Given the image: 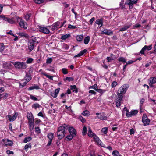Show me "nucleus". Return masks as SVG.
<instances>
[{
  "label": "nucleus",
  "instance_id": "nucleus-1",
  "mask_svg": "<svg viewBox=\"0 0 156 156\" xmlns=\"http://www.w3.org/2000/svg\"><path fill=\"white\" fill-rule=\"evenodd\" d=\"M129 86L127 84H125L121 86L117 92V98L115 101L116 106L119 107L122 101L123 94L126 92Z\"/></svg>",
  "mask_w": 156,
  "mask_h": 156
},
{
  "label": "nucleus",
  "instance_id": "nucleus-2",
  "mask_svg": "<svg viewBox=\"0 0 156 156\" xmlns=\"http://www.w3.org/2000/svg\"><path fill=\"white\" fill-rule=\"evenodd\" d=\"M69 128L68 126L64 124L61 125L58 127L57 132V135L59 139H61L65 136V131Z\"/></svg>",
  "mask_w": 156,
  "mask_h": 156
},
{
  "label": "nucleus",
  "instance_id": "nucleus-3",
  "mask_svg": "<svg viewBox=\"0 0 156 156\" xmlns=\"http://www.w3.org/2000/svg\"><path fill=\"white\" fill-rule=\"evenodd\" d=\"M65 23V21L63 23L57 21L54 23L52 25L50 26V27L51 28V30L53 31L57 30L59 28L62 27Z\"/></svg>",
  "mask_w": 156,
  "mask_h": 156
},
{
  "label": "nucleus",
  "instance_id": "nucleus-4",
  "mask_svg": "<svg viewBox=\"0 0 156 156\" xmlns=\"http://www.w3.org/2000/svg\"><path fill=\"white\" fill-rule=\"evenodd\" d=\"M12 63L14 65L15 67L18 69H25L27 67L26 64L23 62H12Z\"/></svg>",
  "mask_w": 156,
  "mask_h": 156
},
{
  "label": "nucleus",
  "instance_id": "nucleus-5",
  "mask_svg": "<svg viewBox=\"0 0 156 156\" xmlns=\"http://www.w3.org/2000/svg\"><path fill=\"white\" fill-rule=\"evenodd\" d=\"M16 20L17 22L19 23L20 27L21 28L25 29H26L27 28V23L25 22H24L21 18L19 17H17Z\"/></svg>",
  "mask_w": 156,
  "mask_h": 156
},
{
  "label": "nucleus",
  "instance_id": "nucleus-6",
  "mask_svg": "<svg viewBox=\"0 0 156 156\" xmlns=\"http://www.w3.org/2000/svg\"><path fill=\"white\" fill-rule=\"evenodd\" d=\"M50 26L44 27L42 26H39L38 29L40 32L47 34H49L50 32L48 28Z\"/></svg>",
  "mask_w": 156,
  "mask_h": 156
},
{
  "label": "nucleus",
  "instance_id": "nucleus-7",
  "mask_svg": "<svg viewBox=\"0 0 156 156\" xmlns=\"http://www.w3.org/2000/svg\"><path fill=\"white\" fill-rule=\"evenodd\" d=\"M137 1L138 0H126L125 5H129V9H132L133 8L134 5L137 3Z\"/></svg>",
  "mask_w": 156,
  "mask_h": 156
},
{
  "label": "nucleus",
  "instance_id": "nucleus-8",
  "mask_svg": "<svg viewBox=\"0 0 156 156\" xmlns=\"http://www.w3.org/2000/svg\"><path fill=\"white\" fill-rule=\"evenodd\" d=\"M142 121L144 126H147L149 124L150 120L147 117V116L145 115H143L142 116Z\"/></svg>",
  "mask_w": 156,
  "mask_h": 156
},
{
  "label": "nucleus",
  "instance_id": "nucleus-9",
  "mask_svg": "<svg viewBox=\"0 0 156 156\" xmlns=\"http://www.w3.org/2000/svg\"><path fill=\"white\" fill-rule=\"evenodd\" d=\"M35 41L32 39L30 40L28 42V49L30 52H31L34 48Z\"/></svg>",
  "mask_w": 156,
  "mask_h": 156
},
{
  "label": "nucleus",
  "instance_id": "nucleus-10",
  "mask_svg": "<svg viewBox=\"0 0 156 156\" xmlns=\"http://www.w3.org/2000/svg\"><path fill=\"white\" fill-rule=\"evenodd\" d=\"M3 144L5 146H12L13 145V143L11 140L7 139H4L2 140Z\"/></svg>",
  "mask_w": 156,
  "mask_h": 156
},
{
  "label": "nucleus",
  "instance_id": "nucleus-11",
  "mask_svg": "<svg viewBox=\"0 0 156 156\" xmlns=\"http://www.w3.org/2000/svg\"><path fill=\"white\" fill-rule=\"evenodd\" d=\"M152 47L151 45L149 46L145 45L142 48L140 51V53L144 55L145 51L146 50L149 51L152 49Z\"/></svg>",
  "mask_w": 156,
  "mask_h": 156
},
{
  "label": "nucleus",
  "instance_id": "nucleus-12",
  "mask_svg": "<svg viewBox=\"0 0 156 156\" xmlns=\"http://www.w3.org/2000/svg\"><path fill=\"white\" fill-rule=\"evenodd\" d=\"M47 136L49 139L47 146H49L51 144L52 140L54 137V134L52 133H50L48 134Z\"/></svg>",
  "mask_w": 156,
  "mask_h": 156
},
{
  "label": "nucleus",
  "instance_id": "nucleus-13",
  "mask_svg": "<svg viewBox=\"0 0 156 156\" xmlns=\"http://www.w3.org/2000/svg\"><path fill=\"white\" fill-rule=\"evenodd\" d=\"M18 115V113L15 112L14 115L12 116L10 115H8L6 116V117H8V120L10 121H13L16 119Z\"/></svg>",
  "mask_w": 156,
  "mask_h": 156
},
{
  "label": "nucleus",
  "instance_id": "nucleus-14",
  "mask_svg": "<svg viewBox=\"0 0 156 156\" xmlns=\"http://www.w3.org/2000/svg\"><path fill=\"white\" fill-rule=\"evenodd\" d=\"M148 80L149 81V85L151 87H153V84L156 83V77H151Z\"/></svg>",
  "mask_w": 156,
  "mask_h": 156
},
{
  "label": "nucleus",
  "instance_id": "nucleus-15",
  "mask_svg": "<svg viewBox=\"0 0 156 156\" xmlns=\"http://www.w3.org/2000/svg\"><path fill=\"white\" fill-rule=\"evenodd\" d=\"M93 138H94L95 141L97 142L98 144L100 145L102 147H105V145L101 142V141L99 140V138L97 136L95 135L93 136Z\"/></svg>",
  "mask_w": 156,
  "mask_h": 156
},
{
  "label": "nucleus",
  "instance_id": "nucleus-16",
  "mask_svg": "<svg viewBox=\"0 0 156 156\" xmlns=\"http://www.w3.org/2000/svg\"><path fill=\"white\" fill-rule=\"evenodd\" d=\"M98 118L101 120H106L107 119V117L105 116V114L104 113H102L100 114V116H98L95 118Z\"/></svg>",
  "mask_w": 156,
  "mask_h": 156
},
{
  "label": "nucleus",
  "instance_id": "nucleus-17",
  "mask_svg": "<svg viewBox=\"0 0 156 156\" xmlns=\"http://www.w3.org/2000/svg\"><path fill=\"white\" fill-rule=\"evenodd\" d=\"M101 34H105L106 35H109L112 34V32L108 29H105L101 31Z\"/></svg>",
  "mask_w": 156,
  "mask_h": 156
},
{
  "label": "nucleus",
  "instance_id": "nucleus-18",
  "mask_svg": "<svg viewBox=\"0 0 156 156\" xmlns=\"http://www.w3.org/2000/svg\"><path fill=\"white\" fill-rule=\"evenodd\" d=\"M27 117L28 120V121H34V117L31 113H28L27 115Z\"/></svg>",
  "mask_w": 156,
  "mask_h": 156
},
{
  "label": "nucleus",
  "instance_id": "nucleus-19",
  "mask_svg": "<svg viewBox=\"0 0 156 156\" xmlns=\"http://www.w3.org/2000/svg\"><path fill=\"white\" fill-rule=\"evenodd\" d=\"M5 21H7L9 23L11 24H14L15 23V21L12 19H10L6 17H5L4 20Z\"/></svg>",
  "mask_w": 156,
  "mask_h": 156
},
{
  "label": "nucleus",
  "instance_id": "nucleus-20",
  "mask_svg": "<svg viewBox=\"0 0 156 156\" xmlns=\"http://www.w3.org/2000/svg\"><path fill=\"white\" fill-rule=\"evenodd\" d=\"M68 126L69 129V132L70 133V134H73L74 135H76V130L75 129L73 128V127H69V126Z\"/></svg>",
  "mask_w": 156,
  "mask_h": 156
},
{
  "label": "nucleus",
  "instance_id": "nucleus-21",
  "mask_svg": "<svg viewBox=\"0 0 156 156\" xmlns=\"http://www.w3.org/2000/svg\"><path fill=\"white\" fill-rule=\"evenodd\" d=\"M40 89L39 87L35 84H34L32 86L29 87L28 90H31L34 89L38 90Z\"/></svg>",
  "mask_w": 156,
  "mask_h": 156
},
{
  "label": "nucleus",
  "instance_id": "nucleus-22",
  "mask_svg": "<svg viewBox=\"0 0 156 156\" xmlns=\"http://www.w3.org/2000/svg\"><path fill=\"white\" fill-rule=\"evenodd\" d=\"M28 124L29 126V129L30 131H32L34 128V121H28Z\"/></svg>",
  "mask_w": 156,
  "mask_h": 156
},
{
  "label": "nucleus",
  "instance_id": "nucleus-23",
  "mask_svg": "<svg viewBox=\"0 0 156 156\" xmlns=\"http://www.w3.org/2000/svg\"><path fill=\"white\" fill-rule=\"evenodd\" d=\"M103 21L102 19L97 20L95 22V23L98 24L100 27L102 26Z\"/></svg>",
  "mask_w": 156,
  "mask_h": 156
},
{
  "label": "nucleus",
  "instance_id": "nucleus-24",
  "mask_svg": "<svg viewBox=\"0 0 156 156\" xmlns=\"http://www.w3.org/2000/svg\"><path fill=\"white\" fill-rule=\"evenodd\" d=\"M130 25H127L123 27L120 28L119 31H123L126 30L128 28L130 27Z\"/></svg>",
  "mask_w": 156,
  "mask_h": 156
},
{
  "label": "nucleus",
  "instance_id": "nucleus-25",
  "mask_svg": "<svg viewBox=\"0 0 156 156\" xmlns=\"http://www.w3.org/2000/svg\"><path fill=\"white\" fill-rule=\"evenodd\" d=\"M70 34H67L63 35H62L61 37V39L62 40H66L70 37Z\"/></svg>",
  "mask_w": 156,
  "mask_h": 156
},
{
  "label": "nucleus",
  "instance_id": "nucleus-26",
  "mask_svg": "<svg viewBox=\"0 0 156 156\" xmlns=\"http://www.w3.org/2000/svg\"><path fill=\"white\" fill-rule=\"evenodd\" d=\"M87 50L86 49H84L83 51H81L78 54L75 55V57H80L82 56L84 53L86 52Z\"/></svg>",
  "mask_w": 156,
  "mask_h": 156
},
{
  "label": "nucleus",
  "instance_id": "nucleus-27",
  "mask_svg": "<svg viewBox=\"0 0 156 156\" xmlns=\"http://www.w3.org/2000/svg\"><path fill=\"white\" fill-rule=\"evenodd\" d=\"M138 113V111L136 110H134V111H132L131 112V114L129 115V114H127V116L128 117H129L130 116H133L135 115H136Z\"/></svg>",
  "mask_w": 156,
  "mask_h": 156
},
{
  "label": "nucleus",
  "instance_id": "nucleus-28",
  "mask_svg": "<svg viewBox=\"0 0 156 156\" xmlns=\"http://www.w3.org/2000/svg\"><path fill=\"white\" fill-rule=\"evenodd\" d=\"M75 135H74L73 134H70L69 135H68L65 138V140L67 141L70 140H72L73 137H74Z\"/></svg>",
  "mask_w": 156,
  "mask_h": 156
},
{
  "label": "nucleus",
  "instance_id": "nucleus-29",
  "mask_svg": "<svg viewBox=\"0 0 156 156\" xmlns=\"http://www.w3.org/2000/svg\"><path fill=\"white\" fill-rule=\"evenodd\" d=\"M70 88L72 90L73 92H75L76 93L78 92V90L77 88L76 87V86L75 85L73 86L71 85L70 86Z\"/></svg>",
  "mask_w": 156,
  "mask_h": 156
},
{
  "label": "nucleus",
  "instance_id": "nucleus-30",
  "mask_svg": "<svg viewBox=\"0 0 156 156\" xmlns=\"http://www.w3.org/2000/svg\"><path fill=\"white\" fill-rule=\"evenodd\" d=\"M87 134L90 137H93L95 135L90 128H89Z\"/></svg>",
  "mask_w": 156,
  "mask_h": 156
},
{
  "label": "nucleus",
  "instance_id": "nucleus-31",
  "mask_svg": "<svg viewBox=\"0 0 156 156\" xmlns=\"http://www.w3.org/2000/svg\"><path fill=\"white\" fill-rule=\"evenodd\" d=\"M83 38V35H80L76 36V40L79 41H82Z\"/></svg>",
  "mask_w": 156,
  "mask_h": 156
},
{
  "label": "nucleus",
  "instance_id": "nucleus-32",
  "mask_svg": "<svg viewBox=\"0 0 156 156\" xmlns=\"http://www.w3.org/2000/svg\"><path fill=\"white\" fill-rule=\"evenodd\" d=\"M90 40V37L89 36H87L84 39V43L85 44H87Z\"/></svg>",
  "mask_w": 156,
  "mask_h": 156
},
{
  "label": "nucleus",
  "instance_id": "nucleus-33",
  "mask_svg": "<svg viewBox=\"0 0 156 156\" xmlns=\"http://www.w3.org/2000/svg\"><path fill=\"white\" fill-rule=\"evenodd\" d=\"M41 107V105L37 103L34 104L32 106V107L35 109H37L38 108H39Z\"/></svg>",
  "mask_w": 156,
  "mask_h": 156
},
{
  "label": "nucleus",
  "instance_id": "nucleus-34",
  "mask_svg": "<svg viewBox=\"0 0 156 156\" xmlns=\"http://www.w3.org/2000/svg\"><path fill=\"white\" fill-rule=\"evenodd\" d=\"M32 139V138L30 136L26 137L24 139L23 142L25 143H27L31 141Z\"/></svg>",
  "mask_w": 156,
  "mask_h": 156
},
{
  "label": "nucleus",
  "instance_id": "nucleus-35",
  "mask_svg": "<svg viewBox=\"0 0 156 156\" xmlns=\"http://www.w3.org/2000/svg\"><path fill=\"white\" fill-rule=\"evenodd\" d=\"M11 64L10 62H9L8 63L5 62L3 63V66L4 68H8L10 67L11 66Z\"/></svg>",
  "mask_w": 156,
  "mask_h": 156
},
{
  "label": "nucleus",
  "instance_id": "nucleus-36",
  "mask_svg": "<svg viewBox=\"0 0 156 156\" xmlns=\"http://www.w3.org/2000/svg\"><path fill=\"white\" fill-rule=\"evenodd\" d=\"M82 114L84 116H88L90 115V112L88 110H85L83 111Z\"/></svg>",
  "mask_w": 156,
  "mask_h": 156
},
{
  "label": "nucleus",
  "instance_id": "nucleus-37",
  "mask_svg": "<svg viewBox=\"0 0 156 156\" xmlns=\"http://www.w3.org/2000/svg\"><path fill=\"white\" fill-rule=\"evenodd\" d=\"M112 155L113 156H122L117 150L114 151L112 152Z\"/></svg>",
  "mask_w": 156,
  "mask_h": 156
},
{
  "label": "nucleus",
  "instance_id": "nucleus-38",
  "mask_svg": "<svg viewBox=\"0 0 156 156\" xmlns=\"http://www.w3.org/2000/svg\"><path fill=\"white\" fill-rule=\"evenodd\" d=\"M31 79V77L28 74H26L25 77V80H26V81L27 82H29L30 81Z\"/></svg>",
  "mask_w": 156,
  "mask_h": 156
},
{
  "label": "nucleus",
  "instance_id": "nucleus-39",
  "mask_svg": "<svg viewBox=\"0 0 156 156\" xmlns=\"http://www.w3.org/2000/svg\"><path fill=\"white\" fill-rule=\"evenodd\" d=\"M120 7L122 9L125 8V5L124 4V0H122L120 3Z\"/></svg>",
  "mask_w": 156,
  "mask_h": 156
},
{
  "label": "nucleus",
  "instance_id": "nucleus-40",
  "mask_svg": "<svg viewBox=\"0 0 156 156\" xmlns=\"http://www.w3.org/2000/svg\"><path fill=\"white\" fill-rule=\"evenodd\" d=\"M118 60L119 62H122L123 63H125L126 62V60L125 58L123 57H120L118 59Z\"/></svg>",
  "mask_w": 156,
  "mask_h": 156
},
{
  "label": "nucleus",
  "instance_id": "nucleus-41",
  "mask_svg": "<svg viewBox=\"0 0 156 156\" xmlns=\"http://www.w3.org/2000/svg\"><path fill=\"white\" fill-rule=\"evenodd\" d=\"M33 60L34 59L33 58H28L26 61V63L27 64H30L32 62Z\"/></svg>",
  "mask_w": 156,
  "mask_h": 156
},
{
  "label": "nucleus",
  "instance_id": "nucleus-42",
  "mask_svg": "<svg viewBox=\"0 0 156 156\" xmlns=\"http://www.w3.org/2000/svg\"><path fill=\"white\" fill-rule=\"evenodd\" d=\"M31 16V13H28L26 14L25 16V18L27 21L29 20L30 17Z\"/></svg>",
  "mask_w": 156,
  "mask_h": 156
},
{
  "label": "nucleus",
  "instance_id": "nucleus-43",
  "mask_svg": "<svg viewBox=\"0 0 156 156\" xmlns=\"http://www.w3.org/2000/svg\"><path fill=\"white\" fill-rule=\"evenodd\" d=\"M30 98L31 99L34 101H38V98L37 97H35L34 96L32 95H30Z\"/></svg>",
  "mask_w": 156,
  "mask_h": 156
},
{
  "label": "nucleus",
  "instance_id": "nucleus-44",
  "mask_svg": "<svg viewBox=\"0 0 156 156\" xmlns=\"http://www.w3.org/2000/svg\"><path fill=\"white\" fill-rule=\"evenodd\" d=\"M108 129L107 127H104L101 129V131L104 134H106L107 133Z\"/></svg>",
  "mask_w": 156,
  "mask_h": 156
},
{
  "label": "nucleus",
  "instance_id": "nucleus-45",
  "mask_svg": "<svg viewBox=\"0 0 156 156\" xmlns=\"http://www.w3.org/2000/svg\"><path fill=\"white\" fill-rule=\"evenodd\" d=\"M87 131V128L85 126H84L82 131L83 135H85L86 134Z\"/></svg>",
  "mask_w": 156,
  "mask_h": 156
},
{
  "label": "nucleus",
  "instance_id": "nucleus-46",
  "mask_svg": "<svg viewBox=\"0 0 156 156\" xmlns=\"http://www.w3.org/2000/svg\"><path fill=\"white\" fill-rule=\"evenodd\" d=\"M52 61V59L51 58H48L46 59V63L47 64L51 63Z\"/></svg>",
  "mask_w": 156,
  "mask_h": 156
},
{
  "label": "nucleus",
  "instance_id": "nucleus-47",
  "mask_svg": "<svg viewBox=\"0 0 156 156\" xmlns=\"http://www.w3.org/2000/svg\"><path fill=\"white\" fill-rule=\"evenodd\" d=\"M31 144L30 143H28L24 147V149L25 150L27 149L28 148H31Z\"/></svg>",
  "mask_w": 156,
  "mask_h": 156
},
{
  "label": "nucleus",
  "instance_id": "nucleus-48",
  "mask_svg": "<svg viewBox=\"0 0 156 156\" xmlns=\"http://www.w3.org/2000/svg\"><path fill=\"white\" fill-rule=\"evenodd\" d=\"M62 73L64 74H66L68 73L67 69L66 68H62Z\"/></svg>",
  "mask_w": 156,
  "mask_h": 156
},
{
  "label": "nucleus",
  "instance_id": "nucleus-49",
  "mask_svg": "<svg viewBox=\"0 0 156 156\" xmlns=\"http://www.w3.org/2000/svg\"><path fill=\"white\" fill-rule=\"evenodd\" d=\"M98 88V87L97 85H94L93 86H90L89 87V89H93L95 90H96Z\"/></svg>",
  "mask_w": 156,
  "mask_h": 156
},
{
  "label": "nucleus",
  "instance_id": "nucleus-50",
  "mask_svg": "<svg viewBox=\"0 0 156 156\" xmlns=\"http://www.w3.org/2000/svg\"><path fill=\"white\" fill-rule=\"evenodd\" d=\"M117 85V82L115 81H114L111 84V87L112 88L115 87Z\"/></svg>",
  "mask_w": 156,
  "mask_h": 156
},
{
  "label": "nucleus",
  "instance_id": "nucleus-51",
  "mask_svg": "<svg viewBox=\"0 0 156 156\" xmlns=\"http://www.w3.org/2000/svg\"><path fill=\"white\" fill-rule=\"evenodd\" d=\"M35 2L37 4H40L43 2L44 0H34Z\"/></svg>",
  "mask_w": 156,
  "mask_h": 156
},
{
  "label": "nucleus",
  "instance_id": "nucleus-52",
  "mask_svg": "<svg viewBox=\"0 0 156 156\" xmlns=\"http://www.w3.org/2000/svg\"><path fill=\"white\" fill-rule=\"evenodd\" d=\"M79 119L83 123H84L86 122L85 119L82 116H80Z\"/></svg>",
  "mask_w": 156,
  "mask_h": 156
},
{
  "label": "nucleus",
  "instance_id": "nucleus-53",
  "mask_svg": "<svg viewBox=\"0 0 156 156\" xmlns=\"http://www.w3.org/2000/svg\"><path fill=\"white\" fill-rule=\"evenodd\" d=\"M35 130L36 133H37L39 134L40 133V130L38 127H37L35 128Z\"/></svg>",
  "mask_w": 156,
  "mask_h": 156
},
{
  "label": "nucleus",
  "instance_id": "nucleus-54",
  "mask_svg": "<svg viewBox=\"0 0 156 156\" xmlns=\"http://www.w3.org/2000/svg\"><path fill=\"white\" fill-rule=\"evenodd\" d=\"M117 125H114L112 126V129L113 131L116 130L118 128V127L116 126Z\"/></svg>",
  "mask_w": 156,
  "mask_h": 156
},
{
  "label": "nucleus",
  "instance_id": "nucleus-55",
  "mask_svg": "<svg viewBox=\"0 0 156 156\" xmlns=\"http://www.w3.org/2000/svg\"><path fill=\"white\" fill-rule=\"evenodd\" d=\"M45 76L47 78L51 80H53V76H52L48 75L47 74H46Z\"/></svg>",
  "mask_w": 156,
  "mask_h": 156
},
{
  "label": "nucleus",
  "instance_id": "nucleus-56",
  "mask_svg": "<svg viewBox=\"0 0 156 156\" xmlns=\"http://www.w3.org/2000/svg\"><path fill=\"white\" fill-rule=\"evenodd\" d=\"M17 34L21 37L25 36L26 35L23 32L18 33H17Z\"/></svg>",
  "mask_w": 156,
  "mask_h": 156
},
{
  "label": "nucleus",
  "instance_id": "nucleus-57",
  "mask_svg": "<svg viewBox=\"0 0 156 156\" xmlns=\"http://www.w3.org/2000/svg\"><path fill=\"white\" fill-rule=\"evenodd\" d=\"M68 27L69 28L72 29H75L76 28V26L71 25V24L69 25Z\"/></svg>",
  "mask_w": 156,
  "mask_h": 156
},
{
  "label": "nucleus",
  "instance_id": "nucleus-58",
  "mask_svg": "<svg viewBox=\"0 0 156 156\" xmlns=\"http://www.w3.org/2000/svg\"><path fill=\"white\" fill-rule=\"evenodd\" d=\"M5 46L3 45L0 46V52H2L5 48Z\"/></svg>",
  "mask_w": 156,
  "mask_h": 156
},
{
  "label": "nucleus",
  "instance_id": "nucleus-59",
  "mask_svg": "<svg viewBox=\"0 0 156 156\" xmlns=\"http://www.w3.org/2000/svg\"><path fill=\"white\" fill-rule=\"evenodd\" d=\"M66 80H68L69 82L72 81L73 80V78L72 77H67L66 78Z\"/></svg>",
  "mask_w": 156,
  "mask_h": 156
},
{
  "label": "nucleus",
  "instance_id": "nucleus-60",
  "mask_svg": "<svg viewBox=\"0 0 156 156\" xmlns=\"http://www.w3.org/2000/svg\"><path fill=\"white\" fill-rule=\"evenodd\" d=\"M59 90H60V88H58L55 89L54 93H55V94L57 95H57L58 94V93L59 92Z\"/></svg>",
  "mask_w": 156,
  "mask_h": 156
},
{
  "label": "nucleus",
  "instance_id": "nucleus-61",
  "mask_svg": "<svg viewBox=\"0 0 156 156\" xmlns=\"http://www.w3.org/2000/svg\"><path fill=\"white\" fill-rule=\"evenodd\" d=\"M41 122L40 120L38 119H36L35 120V122L36 124H38Z\"/></svg>",
  "mask_w": 156,
  "mask_h": 156
},
{
  "label": "nucleus",
  "instance_id": "nucleus-62",
  "mask_svg": "<svg viewBox=\"0 0 156 156\" xmlns=\"http://www.w3.org/2000/svg\"><path fill=\"white\" fill-rule=\"evenodd\" d=\"M96 91H98V92L101 93H103V91L102 89H98V88L96 90Z\"/></svg>",
  "mask_w": 156,
  "mask_h": 156
},
{
  "label": "nucleus",
  "instance_id": "nucleus-63",
  "mask_svg": "<svg viewBox=\"0 0 156 156\" xmlns=\"http://www.w3.org/2000/svg\"><path fill=\"white\" fill-rule=\"evenodd\" d=\"M6 153L8 154H13L14 153L13 151L9 150H8L6 151Z\"/></svg>",
  "mask_w": 156,
  "mask_h": 156
},
{
  "label": "nucleus",
  "instance_id": "nucleus-64",
  "mask_svg": "<svg viewBox=\"0 0 156 156\" xmlns=\"http://www.w3.org/2000/svg\"><path fill=\"white\" fill-rule=\"evenodd\" d=\"M134 132L135 131L134 129L133 128H132L130 130V134L131 135H132V134H134Z\"/></svg>",
  "mask_w": 156,
  "mask_h": 156
}]
</instances>
